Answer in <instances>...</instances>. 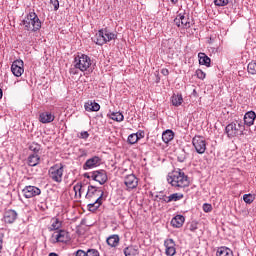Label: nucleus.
<instances>
[{"instance_id": "nucleus-1", "label": "nucleus", "mask_w": 256, "mask_h": 256, "mask_svg": "<svg viewBox=\"0 0 256 256\" xmlns=\"http://www.w3.org/2000/svg\"><path fill=\"white\" fill-rule=\"evenodd\" d=\"M167 181L172 187L176 189H183L189 187V177L185 175V172L176 171L172 175L168 176Z\"/></svg>"}, {"instance_id": "nucleus-2", "label": "nucleus", "mask_w": 256, "mask_h": 256, "mask_svg": "<svg viewBox=\"0 0 256 256\" xmlns=\"http://www.w3.org/2000/svg\"><path fill=\"white\" fill-rule=\"evenodd\" d=\"M21 25L24 26L25 31L35 33V31H39V29H41V20L35 12H30L25 16Z\"/></svg>"}, {"instance_id": "nucleus-3", "label": "nucleus", "mask_w": 256, "mask_h": 256, "mask_svg": "<svg viewBox=\"0 0 256 256\" xmlns=\"http://www.w3.org/2000/svg\"><path fill=\"white\" fill-rule=\"evenodd\" d=\"M115 39H117V34L107 29H102L96 33L93 38V42L96 43V45H105V43H109V41H115Z\"/></svg>"}, {"instance_id": "nucleus-4", "label": "nucleus", "mask_w": 256, "mask_h": 256, "mask_svg": "<svg viewBox=\"0 0 256 256\" xmlns=\"http://www.w3.org/2000/svg\"><path fill=\"white\" fill-rule=\"evenodd\" d=\"M243 131H245V125L242 121H234L228 124L225 128V133L229 139H233V137H237L239 135H243Z\"/></svg>"}, {"instance_id": "nucleus-5", "label": "nucleus", "mask_w": 256, "mask_h": 256, "mask_svg": "<svg viewBox=\"0 0 256 256\" xmlns=\"http://www.w3.org/2000/svg\"><path fill=\"white\" fill-rule=\"evenodd\" d=\"M91 65V57L85 54H78L73 61L74 69H79L82 72L87 71Z\"/></svg>"}, {"instance_id": "nucleus-6", "label": "nucleus", "mask_w": 256, "mask_h": 256, "mask_svg": "<svg viewBox=\"0 0 256 256\" xmlns=\"http://www.w3.org/2000/svg\"><path fill=\"white\" fill-rule=\"evenodd\" d=\"M64 171L65 166H63V164H55L49 168L48 175L54 183H61L63 181Z\"/></svg>"}, {"instance_id": "nucleus-7", "label": "nucleus", "mask_w": 256, "mask_h": 256, "mask_svg": "<svg viewBox=\"0 0 256 256\" xmlns=\"http://www.w3.org/2000/svg\"><path fill=\"white\" fill-rule=\"evenodd\" d=\"M105 195V192L101 188H97L93 185L88 186L87 193L85 195V199L87 201H103V196Z\"/></svg>"}, {"instance_id": "nucleus-8", "label": "nucleus", "mask_w": 256, "mask_h": 256, "mask_svg": "<svg viewBox=\"0 0 256 256\" xmlns=\"http://www.w3.org/2000/svg\"><path fill=\"white\" fill-rule=\"evenodd\" d=\"M192 145L199 155H203L207 151V140L203 136H195L192 139Z\"/></svg>"}, {"instance_id": "nucleus-9", "label": "nucleus", "mask_w": 256, "mask_h": 256, "mask_svg": "<svg viewBox=\"0 0 256 256\" xmlns=\"http://www.w3.org/2000/svg\"><path fill=\"white\" fill-rule=\"evenodd\" d=\"M22 195L26 199H32V197H37V195H41V189L37 186H25L22 190Z\"/></svg>"}, {"instance_id": "nucleus-10", "label": "nucleus", "mask_w": 256, "mask_h": 256, "mask_svg": "<svg viewBox=\"0 0 256 256\" xmlns=\"http://www.w3.org/2000/svg\"><path fill=\"white\" fill-rule=\"evenodd\" d=\"M11 72L15 77H21L25 73L23 60H15L11 65Z\"/></svg>"}, {"instance_id": "nucleus-11", "label": "nucleus", "mask_w": 256, "mask_h": 256, "mask_svg": "<svg viewBox=\"0 0 256 256\" xmlns=\"http://www.w3.org/2000/svg\"><path fill=\"white\" fill-rule=\"evenodd\" d=\"M91 179L97 181L100 185L107 183V172L105 170H96L91 172Z\"/></svg>"}, {"instance_id": "nucleus-12", "label": "nucleus", "mask_w": 256, "mask_h": 256, "mask_svg": "<svg viewBox=\"0 0 256 256\" xmlns=\"http://www.w3.org/2000/svg\"><path fill=\"white\" fill-rule=\"evenodd\" d=\"M124 185L127 187V191H132V189H137L139 185V179L135 174L127 175L124 179Z\"/></svg>"}, {"instance_id": "nucleus-13", "label": "nucleus", "mask_w": 256, "mask_h": 256, "mask_svg": "<svg viewBox=\"0 0 256 256\" xmlns=\"http://www.w3.org/2000/svg\"><path fill=\"white\" fill-rule=\"evenodd\" d=\"M53 237H55L56 243H67V241H69V232L66 230H58L54 233Z\"/></svg>"}, {"instance_id": "nucleus-14", "label": "nucleus", "mask_w": 256, "mask_h": 256, "mask_svg": "<svg viewBox=\"0 0 256 256\" xmlns=\"http://www.w3.org/2000/svg\"><path fill=\"white\" fill-rule=\"evenodd\" d=\"M164 247H166V255L168 256H174L177 253L175 241L171 238L164 241Z\"/></svg>"}, {"instance_id": "nucleus-15", "label": "nucleus", "mask_w": 256, "mask_h": 256, "mask_svg": "<svg viewBox=\"0 0 256 256\" xmlns=\"http://www.w3.org/2000/svg\"><path fill=\"white\" fill-rule=\"evenodd\" d=\"M39 121L44 124L53 123L55 121V115L51 112H42L39 115Z\"/></svg>"}, {"instance_id": "nucleus-16", "label": "nucleus", "mask_w": 256, "mask_h": 256, "mask_svg": "<svg viewBox=\"0 0 256 256\" xmlns=\"http://www.w3.org/2000/svg\"><path fill=\"white\" fill-rule=\"evenodd\" d=\"M100 162L101 158H99L98 156H94L85 162V164L83 165V169H93V167H97V165H99Z\"/></svg>"}, {"instance_id": "nucleus-17", "label": "nucleus", "mask_w": 256, "mask_h": 256, "mask_svg": "<svg viewBox=\"0 0 256 256\" xmlns=\"http://www.w3.org/2000/svg\"><path fill=\"white\" fill-rule=\"evenodd\" d=\"M6 223H15L17 220V212L15 210H6L3 217Z\"/></svg>"}, {"instance_id": "nucleus-18", "label": "nucleus", "mask_w": 256, "mask_h": 256, "mask_svg": "<svg viewBox=\"0 0 256 256\" xmlns=\"http://www.w3.org/2000/svg\"><path fill=\"white\" fill-rule=\"evenodd\" d=\"M183 223H185V217L183 215H176L171 220L172 227H175L176 229L183 227Z\"/></svg>"}, {"instance_id": "nucleus-19", "label": "nucleus", "mask_w": 256, "mask_h": 256, "mask_svg": "<svg viewBox=\"0 0 256 256\" xmlns=\"http://www.w3.org/2000/svg\"><path fill=\"white\" fill-rule=\"evenodd\" d=\"M256 114L254 111H249L244 115V123L247 125V127H251L253 123H255Z\"/></svg>"}, {"instance_id": "nucleus-20", "label": "nucleus", "mask_w": 256, "mask_h": 256, "mask_svg": "<svg viewBox=\"0 0 256 256\" xmlns=\"http://www.w3.org/2000/svg\"><path fill=\"white\" fill-rule=\"evenodd\" d=\"M200 65H205V67H211V58L207 54L200 52L198 54Z\"/></svg>"}, {"instance_id": "nucleus-21", "label": "nucleus", "mask_w": 256, "mask_h": 256, "mask_svg": "<svg viewBox=\"0 0 256 256\" xmlns=\"http://www.w3.org/2000/svg\"><path fill=\"white\" fill-rule=\"evenodd\" d=\"M84 107H85V111H89V112L99 111V109H101V105H99V103L91 100L86 102Z\"/></svg>"}, {"instance_id": "nucleus-22", "label": "nucleus", "mask_w": 256, "mask_h": 256, "mask_svg": "<svg viewBox=\"0 0 256 256\" xmlns=\"http://www.w3.org/2000/svg\"><path fill=\"white\" fill-rule=\"evenodd\" d=\"M40 161L41 157L39 156V154H30L28 157V165L30 167H37Z\"/></svg>"}, {"instance_id": "nucleus-23", "label": "nucleus", "mask_w": 256, "mask_h": 256, "mask_svg": "<svg viewBox=\"0 0 256 256\" xmlns=\"http://www.w3.org/2000/svg\"><path fill=\"white\" fill-rule=\"evenodd\" d=\"M101 205H103V200H99V198L97 200L90 201V203L87 205L88 211L95 213V211H97Z\"/></svg>"}, {"instance_id": "nucleus-24", "label": "nucleus", "mask_w": 256, "mask_h": 256, "mask_svg": "<svg viewBox=\"0 0 256 256\" xmlns=\"http://www.w3.org/2000/svg\"><path fill=\"white\" fill-rule=\"evenodd\" d=\"M216 256H233V250L222 246L217 249Z\"/></svg>"}, {"instance_id": "nucleus-25", "label": "nucleus", "mask_w": 256, "mask_h": 256, "mask_svg": "<svg viewBox=\"0 0 256 256\" xmlns=\"http://www.w3.org/2000/svg\"><path fill=\"white\" fill-rule=\"evenodd\" d=\"M175 137V133H173L172 130H166L162 133V140L164 143H169L170 141H173V138Z\"/></svg>"}, {"instance_id": "nucleus-26", "label": "nucleus", "mask_w": 256, "mask_h": 256, "mask_svg": "<svg viewBox=\"0 0 256 256\" xmlns=\"http://www.w3.org/2000/svg\"><path fill=\"white\" fill-rule=\"evenodd\" d=\"M106 243L109 245V247H117V245H119V235L109 236Z\"/></svg>"}, {"instance_id": "nucleus-27", "label": "nucleus", "mask_w": 256, "mask_h": 256, "mask_svg": "<svg viewBox=\"0 0 256 256\" xmlns=\"http://www.w3.org/2000/svg\"><path fill=\"white\" fill-rule=\"evenodd\" d=\"M171 101H172V105L174 107H179L183 103V95H181V94H174L171 97Z\"/></svg>"}, {"instance_id": "nucleus-28", "label": "nucleus", "mask_w": 256, "mask_h": 256, "mask_svg": "<svg viewBox=\"0 0 256 256\" xmlns=\"http://www.w3.org/2000/svg\"><path fill=\"white\" fill-rule=\"evenodd\" d=\"M139 254V250L135 246H128L124 249L125 256H136Z\"/></svg>"}, {"instance_id": "nucleus-29", "label": "nucleus", "mask_w": 256, "mask_h": 256, "mask_svg": "<svg viewBox=\"0 0 256 256\" xmlns=\"http://www.w3.org/2000/svg\"><path fill=\"white\" fill-rule=\"evenodd\" d=\"M181 26L184 29H189L191 27V19L188 16L180 14Z\"/></svg>"}, {"instance_id": "nucleus-30", "label": "nucleus", "mask_w": 256, "mask_h": 256, "mask_svg": "<svg viewBox=\"0 0 256 256\" xmlns=\"http://www.w3.org/2000/svg\"><path fill=\"white\" fill-rule=\"evenodd\" d=\"M51 223L52 231H57L58 229H61V226L63 225V222H61L59 218H52Z\"/></svg>"}, {"instance_id": "nucleus-31", "label": "nucleus", "mask_w": 256, "mask_h": 256, "mask_svg": "<svg viewBox=\"0 0 256 256\" xmlns=\"http://www.w3.org/2000/svg\"><path fill=\"white\" fill-rule=\"evenodd\" d=\"M76 199H81V194L83 193V185L81 183H77L73 187Z\"/></svg>"}, {"instance_id": "nucleus-32", "label": "nucleus", "mask_w": 256, "mask_h": 256, "mask_svg": "<svg viewBox=\"0 0 256 256\" xmlns=\"http://www.w3.org/2000/svg\"><path fill=\"white\" fill-rule=\"evenodd\" d=\"M110 118L113 121H117L118 123H121V121H123L125 119V116H123V114L121 112H112L110 114Z\"/></svg>"}, {"instance_id": "nucleus-33", "label": "nucleus", "mask_w": 256, "mask_h": 256, "mask_svg": "<svg viewBox=\"0 0 256 256\" xmlns=\"http://www.w3.org/2000/svg\"><path fill=\"white\" fill-rule=\"evenodd\" d=\"M184 195L182 193H174L168 196V201L172 203V201H181L183 199Z\"/></svg>"}, {"instance_id": "nucleus-34", "label": "nucleus", "mask_w": 256, "mask_h": 256, "mask_svg": "<svg viewBox=\"0 0 256 256\" xmlns=\"http://www.w3.org/2000/svg\"><path fill=\"white\" fill-rule=\"evenodd\" d=\"M128 143L130 145H135V143H137V141H139V132L138 133H135V134H130L128 136Z\"/></svg>"}, {"instance_id": "nucleus-35", "label": "nucleus", "mask_w": 256, "mask_h": 256, "mask_svg": "<svg viewBox=\"0 0 256 256\" xmlns=\"http://www.w3.org/2000/svg\"><path fill=\"white\" fill-rule=\"evenodd\" d=\"M30 151L33 152L32 155H37V153H39V151H41V145L33 142L30 146H29Z\"/></svg>"}, {"instance_id": "nucleus-36", "label": "nucleus", "mask_w": 256, "mask_h": 256, "mask_svg": "<svg viewBox=\"0 0 256 256\" xmlns=\"http://www.w3.org/2000/svg\"><path fill=\"white\" fill-rule=\"evenodd\" d=\"M247 69L250 75H256V62L255 61L250 62L247 66Z\"/></svg>"}, {"instance_id": "nucleus-37", "label": "nucleus", "mask_w": 256, "mask_h": 256, "mask_svg": "<svg viewBox=\"0 0 256 256\" xmlns=\"http://www.w3.org/2000/svg\"><path fill=\"white\" fill-rule=\"evenodd\" d=\"M254 199L255 198L253 197L252 194H245L243 196V201H245L248 205H251V203H253Z\"/></svg>"}, {"instance_id": "nucleus-38", "label": "nucleus", "mask_w": 256, "mask_h": 256, "mask_svg": "<svg viewBox=\"0 0 256 256\" xmlns=\"http://www.w3.org/2000/svg\"><path fill=\"white\" fill-rule=\"evenodd\" d=\"M214 4L217 7H225V5H229V0H214Z\"/></svg>"}, {"instance_id": "nucleus-39", "label": "nucleus", "mask_w": 256, "mask_h": 256, "mask_svg": "<svg viewBox=\"0 0 256 256\" xmlns=\"http://www.w3.org/2000/svg\"><path fill=\"white\" fill-rule=\"evenodd\" d=\"M86 256H99V251L96 249H88L86 251Z\"/></svg>"}, {"instance_id": "nucleus-40", "label": "nucleus", "mask_w": 256, "mask_h": 256, "mask_svg": "<svg viewBox=\"0 0 256 256\" xmlns=\"http://www.w3.org/2000/svg\"><path fill=\"white\" fill-rule=\"evenodd\" d=\"M188 229L192 233H195L196 229H198L197 222H191L190 224H188Z\"/></svg>"}, {"instance_id": "nucleus-41", "label": "nucleus", "mask_w": 256, "mask_h": 256, "mask_svg": "<svg viewBox=\"0 0 256 256\" xmlns=\"http://www.w3.org/2000/svg\"><path fill=\"white\" fill-rule=\"evenodd\" d=\"M196 76H197L198 79L203 80V79H205L206 74H205V72H203V70L198 69V70H196Z\"/></svg>"}, {"instance_id": "nucleus-42", "label": "nucleus", "mask_w": 256, "mask_h": 256, "mask_svg": "<svg viewBox=\"0 0 256 256\" xmlns=\"http://www.w3.org/2000/svg\"><path fill=\"white\" fill-rule=\"evenodd\" d=\"M51 5L54 7V11L59 10V0H50Z\"/></svg>"}, {"instance_id": "nucleus-43", "label": "nucleus", "mask_w": 256, "mask_h": 256, "mask_svg": "<svg viewBox=\"0 0 256 256\" xmlns=\"http://www.w3.org/2000/svg\"><path fill=\"white\" fill-rule=\"evenodd\" d=\"M174 23H175V25H176L177 27H183V26L181 25V15H180V14H178L177 17L174 19Z\"/></svg>"}, {"instance_id": "nucleus-44", "label": "nucleus", "mask_w": 256, "mask_h": 256, "mask_svg": "<svg viewBox=\"0 0 256 256\" xmlns=\"http://www.w3.org/2000/svg\"><path fill=\"white\" fill-rule=\"evenodd\" d=\"M211 209H212V207H211L210 204H204V205H203V211H204L205 213H210Z\"/></svg>"}, {"instance_id": "nucleus-45", "label": "nucleus", "mask_w": 256, "mask_h": 256, "mask_svg": "<svg viewBox=\"0 0 256 256\" xmlns=\"http://www.w3.org/2000/svg\"><path fill=\"white\" fill-rule=\"evenodd\" d=\"M80 139H89V132H87V131L81 132Z\"/></svg>"}, {"instance_id": "nucleus-46", "label": "nucleus", "mask_w": 256, "mask_h": 256, "mask_svg": "<svg viewBox=\"0 0 256 256\" xmlns=\"http://www.w3.org/2000/svg\"><path fill=\"white\" fill-rule=\"evenodd\" d=\"M160 201H162L163 203H170L169 201V196H165V195H162L160 196Z\"/></svg>"}, {"instance_id": "nucleus-47", "label": "nucleus", "mask_w": 256, "mask_h": 256, "mask_svg": "<svg viewBox=\"0 0 256 256\" xmlns=\"http://www.w3.org/2000/svg\"><path fill=\"white\" fill-rule=\"evenodd\" d=\"M75 256H87V252L84 250H78L76 251Z\"/></svg>"}, {"instance_id": "nucleus-48", "label": "nucleus", "mask_w": 256, "mask_h": 256, "mask_svg": "<svg viewBox=\"0 0 256 256\" xmlns=\"http://www.w3.org/2000/svg\"><path fill=\"white\" fill-rule=\"evenodd\" d=\"M143 137H145V132H139L138 133V140L143 139Z\"/></svg>"}, {"instance_id": "nucleus-49", "label": "nucleus", "mask_w": 256, "mask_h": 256, "mask_svg": "<svg viewBox=\"0 0 256 256\" xmlns=\"http://www.w3.org/2000/svg\"><path fill=\"white\" fill-rule=\"evenodd\" d=\"M161 73H162V75L167 76V75H169V70H167V69H162Z\"/></svg>"}, {"instance_id": "nucleus-50", "label": "nucleus", "mask_w": 256, "mask_h": 256, "mask_svg": "<svg viewBox=\"0 0 256 256\" xmlns=\"http://www.w3.org/2000/svg\"><path fill=\"white\" fill-rule=\"evenodd\" d=\"M70 73H72V75H77V72L75 71V68H71Z\"/></svg>"}, {"instance_id": "nucleus-51", "label": "nucleus", "mask_w": 256, "mask_h": 256, "mask_svg": "<svg viewBox=\"0 0 256 256\" xmlns=\"http://www.w3.org/2000/svg\"><path fill=\"white\" fill-rule=\"evenodd\" d=\"M84 177H86V179H91V173L90 174H84Z\"/></svg>"}, {"instance_id": "nucleus-52", "label": "nucleus", "mask_w": 256, "mask_h": 256, "mask_svg": "<svg viewBox=\"0 0 256 256\" xmlns=\"http://www.w3.org/2000/svg\"><path fill=\"white\" fill-rule=\"evenodd\" d=\"M0 99H3V90L0 88Z\"/></svg>"}, {"instance_id": "nucleus-53", "label": "nucleus", "mask_w": 256, "mask_h": 256, "mask_svg": "<svg viewBox=\"0 0 256 256\" xmlns=\"http://www.w3.org/2000/svg\"><path fill=\"white\" fill-rule=\"evenodd\" d=\"M49 256H59L57 253H55V252H51L50 254H49Z\"/></svg>"}, {"instance_id": "nucleus-54", "label": "nucleus", "mask_w": 256, "mask_h": 256, "mask_svg": "<svg viewBox=\"0 0 256 256\" xmlns=\"http://www.w3.org/2000/svg\"><path fill=\"white\" fill-rule=\"evenodd\" d=\"M1 249H3L2 241H0V253H1Z\"/></svg>"}, {"instance_id": "nucleus-55", "label": "nucleus", "mask_w": 256, "mask_h": 256, "mask_svg": "<svg viewBox=\"0 0 256 256\" xmlns=\"http://www.w3.org/2000/svg\"><path fill=\"white\" fill-rule=\"evenodd\" d=\"M171 1V3H177V1H179V0H170Z\"/></svg>"}]
</instances>
